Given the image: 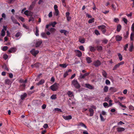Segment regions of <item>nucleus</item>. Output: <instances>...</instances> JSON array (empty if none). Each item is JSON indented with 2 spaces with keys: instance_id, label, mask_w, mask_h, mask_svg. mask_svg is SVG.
<instances>
[{
  "instance_id": "603ef678",
  "label": "nucleus",
  "mask_w": 134,
  "mask_h": 134,
  "mask_svg": "<svg viewBox=\"0 0 134 134\" xmlns=\"http://www.w3.org/2000/svg\"><path fill=\"white\" fill-rule=\"evenodd\" d=\"M129 109L131 110H134V107L132 105H130L129 106Z\"/></svg>"
},
{
  "instance_id": "4d7b16f0",
  "label": "nucleus",
  "mask_w": 134,
  "mask_h": 134,
  "mask_svg": "<svg viewBox=\"0 0 134 134\" xmlns=\"http://www.w3.org/2000/svg\"><path fill=\"white\" fill-rule=\"evenodd\" d=\"M114 21L116 23H118L119 21V20L118 18H115Z\"/></svg>"
},
{
  "instance_id": "9b49d317",
  "label": "nucleus",
  "mask_w": 134,
  "mask_h": 134,
  "mask_svg": "<svg viewBox=\"0 0 134 134\" xmlns=\"http://www.w3.org/2000/svg\"><path fill=\"white\" fill-rule=\"evenodd\" d=\"M89 111L90 113V116H93L94 113V110L92 108H90L89 109Z\"/></svg>"
},
{
  "instance_id": "0eeeda50",
  "label": "nucleus",
  "mask_w": 134,
  "mask_h": 134,
  "mask_svg": "<svg viewBox=\"0 0 134 134\" xmlns=\"http://www.w3.org/2000/svg\"><path fill=\"white\" fill-rule=\"evenodd\" d=\"M36 1L35 0L33 1L32 4L30 5L29 7V9L30 10H31L33 8L36 2Z\"/></svg>"
},
{
  "instance_id": "c9c22d12",
  "label": "nucleus",
  "mask_w": 134,
  "mask_h": 134,
  "mask_svg": "<svg viewBox=\"0 0 134 134\" xmlns=\"http://www.w3.org/2000/svg\"><path fill=\"white\" fill-rule=\"evenodd\" d=\"M97 50L98 51H101L103 49L102 46H97Z\"/></svg>"
},
{
  "instance_id": "0e129e2a",
  "label": "nucleus",
  "mask_w": 134,
  "mask_h": 134,
  "mask_svg": "<svg viewBox=\"0 0 134 134\" xmlns=\"http://www.w3.org/2000/svg\"><path fill=\"white\" fill-rule=\"evenodd\" d=\"M66 17L67 18V20L68 21H69L71 19V17L70 16Z\"/></svg>"
},
{
  "instance_id": "c85d7f7f",
  "label": "nucleus",
  "mask_w": 134,
  "mask_h": 134,
  "mask_svg": "<svg viewBox=\"0 0 134 134\" xmlns=\"http://www.w3.org/2000/svg\"><path fill=\"white\" fill-rule=\"evenodd\" d=\"M44 82V81L43 80H41L37 84V85H42Z\"/></svg>"
},
{
  "instance_id": "6e6d98bb",
  "label": "nucleus",
  "mask_w": 134,
  "mask_h": 134,
  "mask_svg": "<svg viewBox=\"0 0 134 134\" xmlns=\"http://www.w3.org/2000/svg\"><path fill=\"white\" fill-rule=\"evenodd\" d=\"M105 83L107 85H110V82L108 80H106L105 81Z\"/></svg>"
},
{
  "instance_id": "09e8293b",
  "label": "nucleus",
  "mask_w": 134,
  "mask_h": 134,
  "mask_svg": "<svg viewBox=\"0 0 134 134\" xmlns=\"http://www.w3.org/2000/svg\"><path fill=\"white\" fill-rule=\"evenodd\" d=\"M103 106L105 108L106 107H109V106L108 105V103L107 102H104V103H103Z\"/></svg>"
},
{
  "instance_id": "9d476101",
  "label": "nucleus",
  "mask_w": 134,
  "mask_h": 134,
  "mask_svg": "<svg viewBox=\"0 0 134 134\" xmlns=\"http://www.w3.org/2000/svg\"><path fill=\"white\" fill-rule=\"evenodd\" d=\"M63 118L65 120H68L71 119L72 118V116L71 115L67 116H63Z\"/></svg>"
},
{
  "instance_id": "7c9ffc66",
  "label": "nucleus",
  "mask_w": 134,
  "mask_h": 134,
  "mask_svg": "<svg viewBox=\"0 0 134 134\" xmlns=\"http://www.w3.org/2000/svg\"><path fill=\"white\" fill-rule=\"evenodd\" d=\"M11 18L12 21L15 24L17 22V20L15 19L13 16H12L11 17Z\"/></svg>"
},
{
  "instance_id": "2f4dec72",
  "label": "nucleus",
  "mask_w": 134,
  "mask_h": 134,
  "mask_svg": "<svg viewBox=\"0 0 134 134\" xmlns=\"http://www.w3.org/2000/svg\"><path fill=\"white\" fill-rule=\"evenodd\" d=\"M78 125L84 127L85 128H87V126H86V125L83 123L82 122L79 123Z\"/></svg>"
},
{
  "instance_id": "5701e85b",
  "label": "nucleus",
  "mask_w": 134,
  "mask_h": 134,
  "mask_svg": "<svg viewBox=\"0 0 134 134\" xmlns=\"http://www.w3.org/2000/svg\"><path fill=\"white\" fill-rule=\"evenodd\" d=\"M85 85L86 87L89 89H93V87L89 84H86Z\"/></svg>"
},
{
  "instance_id": "473e14b6",
  "label": "nucleus",
  "mask_w": 134,
  "mask_h": 134,
  "mask_svg": "<svg viewBox=\"0 0 134 134\" xmlns=\"http://www.w3.org/2000/svg\"><path fill=\"white\" fill-rule=\"evenodd\" d=\"M59 66L63 68H66L67 66H68V65H66V64H60L59 65Z\"/></svg>"
},
{
  "instance_id": "de8ad7c7",
  "label": "nucleus",
  "mask_w": 134,
  "mask_h": 134,
  "mask_svg": "<svg viewBox=\"0 0 134 134\" xmlns=\"http://www.w3.org/2000/svg\"><path fill=\"white\" fill-rule=\"evenodd\" d=\"M94 33L95 34L97 35H100V34L99 31L97 30H95L94 31Z\"/></svg>"
},
{
  "instance_id": "bb28decb",
  "label": "nucleus",
  "mask_w": 134,
  "mask_h": 134,
  "mask_svg": "<svg viewBox=\"0 0 134 134\" xmlns=\"http://www.w3.org/2000/svg\"><path fill=\"white\" fill-rule=\"evenodd\" d=\"M90 51L91 52H94L96 50V49L94 47L92 46H90L89 47Z\"/></svg>"
},
{
  "instance_id": "6e6552de",
  "label": "nucleus",
  "mask_w": 134,
  "mask_h": 134,
  "mask_svg": "<svg viewBox=\"0 0 134 134\" xmlns=\"http://www.w3.org/2000/svg\"><path fill=\"white\" fill-rule=\"evenodd\" d=\"M94 64L95 66L98 67L101 64V63L99 60H98L94 62Z\"/></svg>"
},
{
  "instance_id": "a18cd8bd",
  "label": "nucleus",
  "mask_w": 134,
  "mask_h": 134,
  "mask_svg": "<svg viewBox=\"0 0 134 134\" xmlns=\"http://www.w3.org/2000/svg\"><path fill=\"white\" fill-rule=\"evenodd\" d=\"M5 33V32L4 30V29H2L1 31V36H4Z\"/></svg>"
},
{
  "instance_id": "412c9836",
  "label": "nucleus",
  "mask_w": 134,
  "mask_h": 134,
  "mask_svg": "<svg viewBox=\"0 0 134 134\" xmlns=\"http://www.w3.org/2000/svg\"><path fill=\"white\" fill-rule=\"evenodd\" d=\"M67 93L69 97H72L74 96L73 92L70 91H68Z\"/></svg>"
},
{
  "instance_id": "f704fd0d",
  "label": "nucleus",
  "mask_w": 134,
  "mask_h": 134,
  "mask_svg": "<svg viewBox=\"0 0 134 134\" xmlns=\"http://www.w3.org/2000/svg\"><path fill=\"white\" fill-rule=\"evenodd\" d=\"M22 35V34L20 32H17L15 35V37H19L20 36H21Z\"/></svg>"
},
{
  "instance_id": "aec40b11",
  "label": "nucleus",
  "mask_w": 134,
  "mask_h": 134,
  "mask_svg": "<svg viewBox=\"0 0 134 134\" xmlns=\"http://www.w3.org/2000/svg\"><path fill=\"white\" fill-rule=\"evenodd\" d=\"M122 39V37L119 35H117L115 37V39L117 41H120Z\"/></svg>"
},
{
  "instance_id": "69168bd1",
  "label": "nucleus",
  "mask_w": 134,
  "mask_h": 134,
  "mask_svg": "<svg viewBox=\"0 0 134 134\" xmlns=\"http://www.w3.org/2000/svg\"><path fill=\"white\" fill-rule=\"evenodd\" d=\"M43 127L44 128L47 129L48 127V125L47 124H45L44 125Z\"/></svg>"
},
{
  "instance_id": "e433bc0d",
  "label": "nucleus",
  "mask_w": 134,
  "mask_h": 134,
  "mask_svg": "<svg viewBox=\"0 0 134 134\" xmlns=\"http://www.w3.org/2000/svg\"><path fill=\"white\" fill-rule=\"evenodd\" d=\"M57 98L56 94H53L51 97V98L52 99H55Z\"/></svg>"
},
{
  "instance_id": "680f3d73",
  "label": "nucleus",
  "mask_w": 134,
  "mask_h": 134,
  "mask_svg": "<svg viewBox=\"0 0 134 134\" xmlns=\"http://www.w3.org/2000/svg\"><path fill=\"white\" fill-rule=\"evenodd\" d=\"M86 16L88 18H91L92 17V16L88 13H86Z\"/></svg>"
},
{
  "instance_id": "2eb2a0df",
  "label": "nucleus",
  "mask_w": 134,
  "mask_h": 134,
  "mask_svg": "<svg viewBox=\"0 0 134 134\" xmlns=\"http://www.w3.org/2000/svg\"><path fill=\"white\" fill-rule=\"evenodd\" d=\"M5 83L8 85H10L12 83L11 81L9 79H7L5 80Z\"/></svg>"
},
{
  "instance_id": "f3484780",
  "label": "nucleus",
  "mask_w": 134,
  "mask_h": 134,
  "mask_svg": "<svg viewBox=\"0 0 134 134\" xmlns=\"http://www.w3.org/2000/svg\"><path fill=\"white\" fill-rule=\"evenodd\" d=\"M60 32L61 33H64V35L66 36L67 35V34L68 33V32L64 30H61L60 31Z\"/></svg>"
},
{
  "instance_id": "b1692460",
  "label": "nucleus",
  "mask_w": 134,
  "mask_h": 134,
  "mask_svg": "<svg viewBox=\"0 0 134 134\" xmlns=\"http://www.w3.org/2000/svg\"><path fill=\"white\" fill-rule=\"evenodd\" d=\"M39 30L38 27H36V31L35 32V35L37 36H39Z\"/></svg>"
},
{
  "instance_id": "72a5a7b5",
  "label": "nucleus",
  "mask_w": 134,
  "mask_h": 134,
  "mask_svg": "<svg viewBox=\"0 0 134 134\" xmlns=\"http://www.w3.org/2000/svg\"><path fill=\"white\" fill-rule=\"evenodd\" d=\"M42 37L44 38H47V37L46 35V34L44 32H42L41 34Z\"/></svg>"
},
{
  "instance_id": "f8f14e48",
  "label": "nucleus",
  "mask_w": 134,
  "mask_h": 134,
  "mask_svg": "<svg viewBox=\"0 0 134 134\" xmlns=\"http://www.w3.org/2000/svg\"><path fill=\"white\" fill-rule=\"evenodd\" d=\"M42 40H41L39 41H37L36 42V47H37L40 46L41 44L42 43Z\"/></svg>"
},
{
  "instance_id": "a211bd4d",
  "label": "nucleus",
  "mask_w": 134,
  "mask_h": 134,
  "mask_svg": "<svg viewBox=\"0 0 134 134\" xmlns=\"http://www.w3.org/2000/svg\"><path fill=\"white\" fill-rule=\"evenodd\" d=\"M76 52L77 53V55L79 57H80L82 56V53L79 50H76Z\"/></svg>"
},
{
  "instance_id": "338daca9",
  "label": "nucleus",
  "mask_w": 134,
  "mask_h": 134,
  "mask_svg": "<svg viewBox=\"0 0 134 134\" xmlns=\"http://www.w3.org/2000/svg\"><path fill=\"white\" fill-rule=\"evenodd\" d=\"M122 124H124V123L121 121H120L118 123V125H121Z\"/></svg>"
},
{
  "instance_id": "4468645a",
  "label": "nucleus",
  "mask_w": 134,
  "mask_h": 134,
  "mask_svg": "<svg viewBox=\"0 0 134 134\" xmlns=\"http://www.w3.org/2000/svg\"><path fill=\"white\" fill-rule=\"evenodd\" d=\"M117 130L118 132H120L124 131L125 129L123 127H118L116 129Z\"/></svg>"
},
{
  "instance_id": "cd10ccee",
  "label": "nucleus",
  "mask_w": 134,
  "mask_h": 134,
  "mask_svg": "<svg viewBox=\"0 0 134 134\" xmlns=\"http://www.w3.org/2000/svg\"><path fill=\"white\" fill-rule=\"evenodd\" d=\"M27 96V94L26 93H24L23 94L21 95V99L22 100H23Z\"/></svg>"
},
{
  "instance_id": "bf43d9fd",
  "label": "nucleus",
  "mask_w": 134,
  "mask_h": 134,
  "mask_svg": "<svg viewBox=\"0 0 134 134\" xmlns=\"http://www.w3.org/2000/svg\"><path fill=\"white\" fill-rule=\"evenodd\" d=\"M128 44H127L125 45V46L124 47V50L125 51H127V48H128Z\"/></svg>"
},
{
  "instance_id": "20e7f679",
  "label": "nucleus",
  "mask_w": 134,
  "mask_h": 134,
  "mask_svg": "<svg viewBox=\"0 0 134 134\" xmlns=\"http://www.w3.org/2000/svg\"><path fill=\"white\" fill-rule=\"evenodd\" d=\"M98 28L104 34L106 31V27L105 25H102L101 26H98Z\"/></svg>"
},
{
  "instance_id": "4be33fe9",
  "label": "nucleus",
  "mask_w": 134,
  "mask_h": 134,
  "mask_svg": "<svg viewBox=\"0 0 134 134\" xmlns=\"http://www.w3.org/2000/svg\"><path fill=\"white\" fill-rule=\"evenodd\" d=\"M48 30L52 33H54L56 31V29L53 28H51L50 29H48Z\"/></svg>"
},
{
  "instance_id": "58836bf2",
  "label": "nucleus",
  "mask_w": 134,
  "mask_h": 134,
  "mask_svg": "<svg viewBox=\"0 0 134 134\" xmlns=\"http://www.w3.org/2000/svg\"><path fill=\"white\" fill-rule=\"evenodd\" d=\"M108 87L107 86H105L104 88V92H107L108 91Z\"/></svg>"
},
{
  "instance_id": "423d86ee",
  "label": "nucleus",
  "mask_w": 134,
  "mask_h": 134,
  "mask_svg": "<svg viewBox=\"0 0 134 134\" xmlns=\"http://www.w3.org/2000/svg\"><path fill=\"white\" fill-rule=\"evenodd\" d=\"M30 52L33 55L35 56H36L37 54L39 52L38 51H35L34 49H32L30 51Z\"/></svg>"
},
{
  "instance_id": "c756f323",
  "label": "nucleus",
  "mask_w": 134,
  "mask_h": 134,
  "mask_svg": "<svg viewBox=\"0 0 134 134\" xmlns=\"http://www.w3.org/2000/svg\"><path fill=\"white\" fill-rule=\"evenodd\" d=\"M121 26L120 24H119L118 25L117 27V31L118 32H119L121 30Z\"/></svg>"
},
{
  "instance_id": "37998d69",
  "label": "nucleus",
  "mask_w": 134,
  "mask_h": 134,
  "mask_svg": "<svg viewBox=\"0 0 134 134\" xmlns=\"http://www.w3.org/2000/svg\"><path fill=\"white\" fill-rule=\"evenodd\" d=\"M57 23L55 21H54L53 23H52L50 24V26H52L53 27H55V25Z\"/></svg>"
},
{
  "instance_id": "a878e982",
  "label": "nucleus",
  "mask_w": 134,
  "mask_h": 134,
  "mask_svg": "<svg viewBox=\"0 0 134 134\" xmlns=\"http://www.w3.org/2000/svg\"><path fill=\"white\" fill-rule=\"evenodd\" d=\"M102 74L103 76L105 78L107 77V74L106 71L104 70H102Z\"/></svg>"
},
{
  "instance_id": "a19ab883",
  "label": "nucleus",
  "mask_w": 134,
  "mask_h": 134,
  "mask_svg": "<svg viewBox=\"0 0 134 134\" xmlns=\"http://www.w3.org/2000/svg\"><path fill=\"white\" fill-rule=\"evenodd\" d=\"M34 18L32 16H30L28 21L29 22H30V21H32L33 22V21H34Z\"/></svg>"
},
{
  "instance_id": "13d9d810",
  "label": "nucleus",
  "mask_w": 134,
  "mask_h": 134,
  "mask_svg": "<svg viewBox=\"0 0 134 134\" xmlns=\"http://www.w3.org/2000/svg\"><path fill=\"white\" fill-rule=\"evenodd\" d=\"M118 102L119 103V105L120 106L124 108H126V106L122 104L120 102Z\"/></svg>"
},
{
  "instance_id": "6ab92c4d",
  "label": "nucleus",
  "mask_w": 134,
  "mask_h": 134,
  "mask_svg": "<svg viewBox=\"0 0 134 134\" xmlns=\"http://www.w3.org/2000/svg\"><path fill=\"white\" fill-rule=\"evenodd\" d=\"M16 49L15 48L13 47L10 48L8 51V52L9 53H12L15 51Z\"/></svg>"
},
{
  "instance_id": "f257e3e1",
  "label": "nucleus",
  "mask_w": 134,
  "mask_h": 134,
  "mask_svg": "<svg viewBox=\"0 0 134 134\" xmlns=\"http://www.w3.org/2000/svg\"><path fill=\"white\" fill-rule=\"evenodd\" d=\"M71 85L72 87H74L76 89H79L81 86L76 80H74L71 81Z\"/></svg>"
},
{
  "instance_id": "ea45409f",
  "label": "nucleus",
  "mask_w": 134,
  "mask_h": 134,
  "mask_svg": "<svg viewBox=\"0 0 134 134\" xmlns=\"http://www.w3.org/2000/svg\"><path fill=\"white\" fill-rule=\"evenodd\" d=\"M119 66H120L119 65V64H118L116 65L114 67L113 69V70H116L117 68H118L119 67Z\"/></svg>"
},
{
  "instance_id": "393cba45",
  "label": "nucleus",
  "mask_w": 134,
  "mask_h": 134,
  "mask_svg": "<svg viewBox=\"0 0 134 134\" xmlns=\"http://www.w3.org/2000/svg\"><path fill=\"white\" fill-rule=\"evenodd\" d=\"M109 90L111 92H115L117 91L116 89L113 87H111L110 88Z\"/></svg>"
},
{
  "instance_id": "3c124183",
  "label": "nucleus",
  "mask_w": 134,
  "mask_h": 134,
  "mask_svg": "<svg viewBox=\"0 0 134 134\" xmlns=\"http://www.w3.org/2000/svg\"><path fill=\"white\" fill-rule=\"evenodd\" d=\"M79 48L81 50H82V51H85L84 48L83 47V46H80L79 47Z\"/></svg>"
},
{
  "instance_id": "49530a36",
  "label": "nucleus",
  "mask_w": 134,
  "mask_h": 134,
  "mask_svg": "<svg viewBox=\"0 0 134 134\" xmlns=\"http://www.w3.org/2000/svg\"><path fill=\"white\" fill-rule=\"evenodd\" d=\"M8 48V47L7 46H4L2 48V50L4 51H5Z\"/></svg>"
},
{
  "instance_id": "ddd939ff",
  "label": "nucleus",
  "mask_w": 134,
  "mask_h": 134,
  "mask_svg": "<svg viewBox=\"0 0 134 134\" xmlns=\"http://www.w3.org/2000/svg\"><path fill=\"white\" fill-rule=\"evenodd\" d=\"M134 50V47L133 44V43H132L129 47V50L130 52H132Z\"/></svg>"
},
{
  "instance_id": "774afa93",
  "label": "nucleus",
  "mask_w": 134,
  "mask_h": 134,
  "mask_svg": "<svg viewBox=\"0 0 134 134\" xmlns=\"http://www.w3.org/2000/svg\"><path fill=\"white\" fill-rule=\"evenodd\" d=\"M108 40L106 39H104L103 41V42L105 44H106L108 42Z\"/></svg>"
},
{
  "instance_id": "4c0bfd02",
  "label": "nucleus",
  "mask_w": 134,
  "mask_h": 134,
  "mask_svg": "<svg viewBox=\"0 0 134 134\" xmlns=\"http://www.w3.org/2000/svg\"><path fill=\"white\" fill-rule=\"evenodd\" d=\"M79 41L81 43H83L85 42V40L84 38L82 39H79Z\"/></svg>"
},
{
  "instance_id": "dca6fc26",
  "label": "nucleus",
  "mask_w": 134,
  "mask_h": 134,
  "mask_svg": "<svg viewBox=\"0 0 134 134\" xmlns=\"http://www.w3.org/2000/svg\"><path fill=\"white\" fill-rule=\"evenodd\" d=\"M86 60L88 64H90L92 62V59L88 57H86Z\"/></svg>"
},
{
  "instance_id": "864d4df0",
  "label": "nucleus",
  "mask_w": 134,
  "mask_h": 134,
  "mask_svg": "<svg viewBox=\"0 0 134 134\" xmlns=\"http://www.w3.org/2000/svg\"><path fill=\"white\" fill-rule=\"evenodd\" d=\"M54 110L55 111H60V112H62V111L61 109L58 108H55Z\"/></svg>"
},
{
  "instance_id": "1a4fd4ad",
  "label": "nucleus",
  "mask_w": 134,
  "mask_h": 134,
  "mask_svg": "<svg viewBox=\"0 0 134 134\" xmlns=\"http://www.w3.org/2000/svg\"><path fill=\"white\" fill-rule=\"evenodd\" d=\"M72 70L71 69H69L68 70H66V71L64 73V74L63 76L64 78H65L68 75H69V73L71 72Z\"/></svg>"
},
{
  "instance_id": "c03bdc74",
  "label": "nucleus",
  "mask_w": 134,
  "mask_h": 134,
  "mask_svg": "<svg viewBox=\"0 0 134 134\" xmlns=\"http://www.w3.org/2000/svg\"><path fill=\"white\" fill-rule=\"evenodd\" d=\"M94 18L90 19L88 21V23L90 24L91 23L94 21Z\"/></svg>"
},
{
  "instance_id": "7ed1b4c3",
  "label": "nucleus",
  "mask_w": 134,
  "mask_h": 134,
  "mask_svg": "<svg viewBox=\"0 0 134 134\" xmlns=\"http://www.w3.org/2000/svg\"><path fill=\"white\" fill-rule=\"evenodd\" d=\"M131 30L133 32L131 34L130 39L131 41H133L134 40V23H133L132 25Z\"/></svg>"
},
{
  "instance_id": "f03ea898",
  "label": "nucleus",
  "mask_w": 134,
  "mask_h": 134,
  "mask_svg": "<svg viewBox=\"0 0 134 134\" xmlns=\"http://www.w3.org/2000/svg\"><path fill=\"white\" fill-rule=\"evenodd\" d=\"M59 84L57 83H55L50 86L51 89L53 91H56L58 88Z\"/></svg>"
},
{
  "instance_id": "8fccbe9b",
  "label": "nucleus",
  "mask_w": 134,
  "mask_h": 134,
  "mask_svg": "<svg viewBox=\"0 0 134 134\" xmlns=\"http://www.w3.org/2000/svg\"><path fill=\"white\" fill-rule=\"evenodd\" d=\"M55 12L54 13L55 15L56 16H58L59 14V12L58 10H55Z\"/></svg>"
},
{
  "instance_id": "052dcab7",
  "label": "nucleus",
  "mask_w": 134,
  "mask_h": 134,
  "mask_svg": "<svg viewBox=\"0 0 134 134\" xmlns=\"http://www.w3.org/2000/svg\"><path fill=\"white\" fill-rule=\"evenodd\" d=\"M8 58V56L6 54H5L3 55V58L5 60L7 59Z\"/></svg>"
},
{
  "instance_id": "39448f33",
  "label": "nucleus",
  "mask_w": 134,
  "mask_h": 134,
  "mask_svg": "<svg viewBox=\"0 0 134 134\" xmlns=\"http://www.w3.org/2000/svg\"><path fill=\"white\" fill-rule=\"evenodd\" d=\"M90 74V73L87 72L83 74H82L80 73L79 78L80 79H84L86 76H88Z\"/></svg>"
},
{
  "instance_id": "79ce46f5",
  "label": "nucleus",
  "mask_w": 134,
  "mask_h": 134,
  "mask_svg": "<svg viewBox=\"0 0 134 134\" xmlns=\"http://www.w3.org/2000/svg\"><path fill=\"white\" fill-rule=\"evenodd\" d=\"M118 56L119 57V60L120 61L122 60V57L121 54L120 53H118Z\"/></svg>"
},
{
  "instance_id": "e2e57ef3",
  "label": "nucleus",
  "mask_w": 134,
  "mask_h": 134,
  "mask_svg": "<svg viewBox=\"0 0 134 134\" xmlns=\"http://www.w3.org/2000/svg\"><path fill=\"white\" fill-rule=\"evenodd\" d=\"M123 20L124 21V22L126 24H127V20L125 18H124L123 19Z\"/></svg>"
},
{
  "instance_id": "5fc2aeb1",
  "label": "nucleus",
  "mask_w": 134,
  "mask_h": 134,
  "mask_svg": "<svg viewBox=\"0 0 134 134\" xmlns=\"http://www.w3.org/2000/svg\"><path fill=\"white\" fill-rule=\"evenodd\" d=\"M100 118L101 120L102 121H104L105 120V119L103 118V117L101 114L100 115Z\"/></svg>"
}]
</instances>
